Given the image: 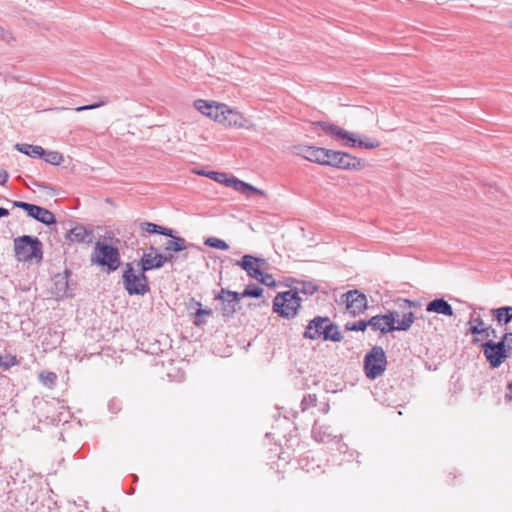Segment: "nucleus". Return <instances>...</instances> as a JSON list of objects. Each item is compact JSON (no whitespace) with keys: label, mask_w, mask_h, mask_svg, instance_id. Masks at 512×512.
Returning <instances> with one entry per match:
<instances>
[{"label":"nucleus","mask_w":512,"mask_h":512,"mask_svg":"<svg viewBox=\"0 0 512 512\" xmlns=\"http://www.w3.org/2000/svg\"><path fill=\"white\" fill-rule=\"evenodd\" d=\"M342 298L346 304L347 312L352 316L359 315L367 308L366 296L357 290L348 291L343 294Z\"/></svg>","instance_id":"obj_10"},{"label":"nucleus","mask_w":512,"mask_h":512,"mask_svg":"<svg viewBox=\"0 0 512 512\" xmlns=\"http://www.w3.org/2000/svg\"><path fill=\"white\" fill-rule=\"evenodd\" d=\"M211 314H212L211 309H198L196 312V318H195L194 324L197 326H200L204 322L201 319V317L210 316Z\"/></svg>","instance_id":"obj_37"},{"label":"nucleus","mask_w":512,"mask_h":512,"mask_svg":"<svg viewBox=\"0 0 512 512\" xmlns=\"http://www.w3.org/2000/svg\"><path fill=\"white\" fill-rule=\"evenodd\" d=\"M194 106L202 114L214 119L220 124L222 123L226 104H215L214 102L199 99L194 102Z\"/></svg>","instance_id":"obj_12"},{"label":"nucleus","mask_w":512,"mask_h":512,"mask_svg":"<svg viewBox=\"0 0 512 512\" xmlns=\"http://www.w3.org/2000/svg\"><path fill=\"white\" fill-rule=\"evenodd\" d=\"M221 124L247 130L254 129L255 127L249 119L244 117L240 112L230 108L228 105H226Z\"/></svg>","instance_id":"obj_11"},{"label":"nucleus","mask_w":512,"mask_h":512,"mask_svg":"<svg viewBox=\"0 0 512 512\" xmlns=\"http://www.w3.org/2000/svg\"><path fill=\"white\" fill-rule=\"evenodd\" d=\"M328 322V317H315L308 323L304 332V337L312 340L321 338L325 328H327Z\"/></svg>","instance_id":"obj_17"},{"label":"nucleus","mask_w":512,"mask_h":512,"mask_svg":"<svg viewBox=\"0 0 512 512\" xmlns=\"http://www.w3.org/2000/svg\"><path fill=\"white\" fill-rule=\"evenodd\" d=\"M0 38L6 42H9L12 39V35L9 30L4 27H0Z\"/></svg>","instance_id":"obj_41"},{"label":"nucleus","mask_w":512,"mask_h":512,"mask_svg":"<svg viewBox=\"0 0 512 512\" xmlns=\"http://www.w3.org/2000/svg\"><path fill=\"white\" fill-rule=\"evenodd\" d=\"M90 261L109 273L119 268L121 257L117 247L106 241H97L91 253Z\"/></svg>","instance_id":"obj_1"},{"label":"nucleus","mask_w":512,"mask_h":512,"mask_svg":"<svg viewBox=\"0 0 512 512\" xmlns=\"http://www.w3.org/2000/svg\"><path fill=\"white\" fill-rule=\"evenodd\" d=\"M263 289L259 286H248L241 294L240 297H260Z\"/></svg>","instance_id":"obj_33"},{"label":"nucleus","mask_w":512,"mask_h":512,"mask_svg":"<svg viewBox=\"0 0 512 512\" xmlns=\"http://www.w3.org/2000/svg\"><path fill=\"white\" fill-rule=\"evenodd\" d=\"M315 404H316V398H315V396H311V395H309L307 398H304L301 403L303 410L307 409L308 406H315Z\"/></svg>","instance_id":"obj_40"},{"label":"nucleus","mask_w":512,"mask_h":512,"mask_svg":"<svg viewBox=\"0 0 512 512\" xmlns=\"http://www.w3.org/2000/svg\"><path fill=\"white\" fill-rule=\"evenodd\" d=\"M509 344H510V347H508V348L512 349V339H509Z\"/></svg>","instance_id":"obj_50"},{"label":"nucleus","mask_w":512,"mask_h":512,"mask_svg":"<svg viewBox=\"0 0 512 512\" xmlns=\"http://www.w3.org/2000/svg\"><path fill=\"white\" fill-rule=\"evenodd\" d=\"M8 178V175L6 172H0V183L3 184L4 182H6Z\"/></svg>","instance_id":"obj_46"},{"label":"nucleus","mask_w":512,"mask_h":512,"mask_svg":"<svg viewBox=\"0 0 512 512\" xmlns=\"http://www.w3.org/2000/svg\"><path fill=\"white\" fill-rule=\"evenodd\" d=\"M322 338L324 340H331L334 342H339L342 339V335L338 331V327L334 325L330 319L327 328H325V331L323 332Z\"/></svg>","instance_id":"obj_27"},{"label":"nucleus","mask_w":512,"mask_h":512,"mask_svg":"<svg viewBox=\"0 0 512 512\" xmlns=\"http://www.w3.org/2000/svg\"><path fill=\"white\" fill-rule=\"evenodd\" d=\"M15 256L18 261L42 259V244L38 238L24 235L14 240Z\"/></svg>","instance_id":"obj_2"},{"label":"nucleus","mask_w":512,"mask_h":512,"mask_svg":"<svg viewBox=\"0 0 512 512\" xmlns=\"http://www.w3.org/2000/svg\"><path fill=\"white\" fill-rule=\"evenodd\" d=\"M262 263H264L263 259L247 254L244 255L240 261H237L236 264L245 270L250 277L257 280L259 276L262 275V271L260 270V264Z\"/></svg>","instance_id":"obj_16"},{"label":"nucleus","mask_w":512,"mask_h":512,"mask_svg":"<svg viewBox=\"0 0 512 512\" xmlns=\"http://www.w3.org/2000/svg\"><path fill=\"white\" fill-rule=\"evenodd\" d=\"M228 187H232L234 190L246 195L251 196L252 194H258L261 196H265L266 193L263 190H260L249 183L241 181L235 177H231L229 181Z\"/></svg>","instance_id":"obj_20"},{"label":"nucleus","mask_w":512,"mask_h":512,"mask_svg":"<svg viewBox=\"0 0 512 512\" xmlns=\"http://www.w3.org/2000/svg\"><path fill=\"white\" fill-rule=\"evenodd\" d=\"M55 288L53 290V293L55 296L58 297H64L67 296V290H68V281L65 276L58 275L55 277L54 282Z\"/></svg>","instance_id":"obj_26"},{"label":"nucleus","mask_w":512,"mask_h":512,"mask_svg":"<svg viewBox=\"0 0 512 512\" xmlns=\"http://www.w3.org/2000/svg\"><path fill=\"white\" fill-rule=\"evenodd\" d=\"M13 205L25 210L30 217L43 224L51 225L56 222L54 214L46 208L23 201H14Z\"/></svg>","instance_id":"obj_9"},{"label":"nucleus","mask_w":512,"mask_h":512,"mask_svg":"<svg viewBox=\"0 0 512 512\" xmlns=\"http://www.w3.org/2000/svg\"><path fill=\"white\" fill-rule=\"evenodd\" d=\"M324 158L323 162H321V165H330V166H337V162L339 159L340 151H334L330 149L324 148Z\"/></svg>","instance_id":"obj_28"},{"label":"nucleus","mask_w":512,"mask_h":512,"mask_svg":"<svg viewBox=\"0 0 512 512\" xmlns=\"http://www.w3.org/2000/svg\"><path fill=\"white\" fill-rule=\"evenodd\" d=\"M107 102H108L107 99H103L99 103H95V104H91V105H85V106H80V107H77L75 110L77 112L86 111V110H92V109H96V108H99V107L105 105Z\"/></svg>","instance_id":"obj_38"},{"label":"nucleus","mask_w":512,"mask_h":512,"mask_svg":"<svg viewBox=\"0 0 512 512\" xmlns=\"http://www.w3.org/2000/svg\"><path fill=\"white\" fill-rule=\"evenodd\" d=\"M196 173H197L198 175L206 176V174H207L208 172L201 170V171H197Z\"/></svg>","instance_id":"obj_49"},{"label":"nucleus","mask_w":512,"mask_h":512,"mask_svg":"<svg viewBox=\"0 0 512 512\" xmlns=\"http://www.w3.org/2000/svg\"><path fill=\"white\" fill-rule=\"evenodd\" d=\"M468 325L470 327L468 328L467 333L473 335H480L484 332L485 324L480 316L475 317L474 314H472L468 322Z\"/></svg>","instance_id":"obj_25"},{"label":"nucleus","mask_w":512,"mask_h":512,"mask_svg":"<svg viewBox=\"0 0 512 512\" xmlns=\"http://www.w3.org/2000/svg\"><path fill=\"white\" fill-rule=\"evenodd\" d=\"M15 148L30 157L33 158H42L44 154V149L41 146L31 145V144H16Z\"/></svg>","instance_id":"obj_22"},{"label":"nucleus","mask_w":512,"mask_h":512,"mask_svg":"<svg viewBox=\"0 0 512 512\" xmlns=\"http://www.w3.org/2000/svg\"><path fill=\"white\" fill-rule=\"evenodd\" d=\"M317 125L329 136L349 147L373 148L375 144L370 141L361 140L355 133L344 130L343 128L329 124L327 122H318Z\"/></svg>","instance_id":"obj_3"},{"label":"nucleus","mask_w":512,"mask_h":512,"mask_svg":"<svg viewBox=\"0 0 512 512\" xmlns=\"http://www.w3.org/2000/svg\"><path fill=\"white\" fill-rule=\"evenodd\" d=\"M160 230H161V232H159V234H162V235L168 236V237H170L171 239H172V237H174V236L172 235V232H173V231H172L171 229H168V228H164V227H162V229H160Z\"/></svg>","instance_id":"obj_44"},{"label":"nucleus","mask_w":512,"mask_h":512,"mask_svg":"<svg viewBox=\"0 0 512 512\" xmlns=\"http://www.w3.org/2000/svg\"><path fill=\"white\" fill-rule=\"evenodd\" d=\"M38 378L43 385L53 387L56 383L57 375L51 371H42L39 373Z\"/></svg>","instance_id":"obj_29"},{"label":"nucleus","mask_w":512,"mask_h":512,"mask_svg":"<svg viewBox=\"0 0 512 512\" xmlns=\"http://www.w3.org/2000/svg\"><path fill=\"white\" fill-rule=\"evenodd\" d=\"M206 177L213 179L214 181L224 184L226 186L229 185V181L231 179V177H228V175L226 173L215 172V171H209L206 174Z\"/></svg>","instance_id":"obj_32"},{"label":"nucleus","mask_w":512,"mask_h":512,"mask_svg":"<svg viewBox=\"0 0 512 512\" xmlns=\"http://www.w3.org/2000/svg\"><path fill=\"white\" fill-rule=\"evenodd\" d=\"M68 238L72 242L90 244L93 241V232L79 225L69 231Z\"/></svg>","instance_id":"obj_19"},{"label":"nucleus","mask_w":512,"mask_h":512,"mask_svg":"<svg viewBox=\"0 0 512 512\" xmlns=\"http://www.w3.org/2000/svg\"><path fill=\"white\" fill-rule=\"evenodd\" d=\"M142 230L148 232V233H158L161 232L160 229H162V226H159L157 224L151 223V222H143L141 223Z\"/></svg>","instance_id":"obj_35"},{"label":"nucleus","mask_w":512,"mask_h":512,"mask_svg":"<svg viewBox=\"0 0 512 512\" xmlns=\"http://www.w3.org/2000/svg\"><path fill=\"white\" fill-rule=\"evenodd\" d=\"M426 311L437 313L445 316H453L452 306L443 298H436L426 305Z\"/></svg>","instance_id":"obj_18"},{"label":"nucleus","mask_w":512,"mask_h":512,"mask_svg":"<svg viewBox=\"0 0 512 512\" xmlns=\"http://www.w3.org/2000/svg\"><path fill=\"white\" fill-rule=\"evenodd\" d=\"M9 215V211L6 208H0V218L6 217Z\"/></svg>","instance_id":"obj_47"},{"label":"nucleus","mask_w":512,"mask_h":512,"mask_svg":"<svg viewBox=\"0 0 512 512\" xmlns=\"http://www.w3.org/2000/svg\"><path fill=\"white\" fill-rule=\"evenodd\" d=\"M301 298L296 290L278 293L273 301V310L281 317H294L300 308Z\"/></svg>","instance_id":"obj_4"},{"label":"nucleus","mask_w":512,"mask_h":512,"mask_svg":"<svg viewBox=\"0 0 512 512\" xmlns=\"http://www.w3.org/2000/svg\"><path fill=\"white\" fill-rule=\"evenodd\" d=\"M188 247L186 240L182 237H172L164 244L165 251L179 252Z\"/></svg>","instance_id":"obj_24"},{"label":"nucleus","mask_w":512,"mask_h":512,"mask_svg":"<svg viewBox=\"0 0 512 512\" xmlns=\"http://www.w3.org/2000/svg\"><path fill=\"white\" fill-rule=\"evenodd\" d=\"M316 291V286L312 283L304 284L302 292L305 294H313Z\"/></svg>","instance_id":"obj_42"},{"label":"nucleus","mask_w":512,"mask_h":512,"mask_svg":"<svg viewBox=\"0 0 512 512\" xmlns=\"http://www.w3.org/2000/svg\"><path fill=\"white\" fill-rule=\"evenodd\" d=\"M47 163L52 165H60L63 161V156L58 151H48L44 150V154L42 157Z\"/></svg>","instance_id":"obj_30"},{"label":"nucleus","mask_w":512,"mask_h":512,"mask_svg":"<svg viewBox=\"0 0 512 512\" xmlns=\"http://www.w3.org/2000/svg\"><path fill=\"white\" fill-rule=\"evenodd\" d=\"M400 302H401L400 307H402V308H406V307L410 308L413 306V302L410 300H407V299H402V300H400Z\"/></svg>","instance_id":"obj_45"},{"label":"nucleus","mask_w":512,"mask_h":512,"mask_svg":"<svg viewBox=\"0 0 512 512\" xmlns=\"http://www.w3.org/2000/svg\"><path fill=\"white\" fill-rule=\"evenodd\" d=\"M291 151L294 155L303 157L304 159L315 162L321 165V162H323L324 158V148L316 147V146H310V145H294L291 148Z\"/></svg>","instance_id":"obj_14"},{"label":"nucleus","mask_w":512,"mask_h":512,"mask_svg":"<svg viewBox=\"0 0 512 512\" xmlns=\"http://www.w3.org/2000/svg\"><path fill=\"white\" fill-rule=\"evenodd\" d=\"M414 322V313L409 311L400 314L398 311L386 313V332L407 331Z\"/></svg>","instance_id":"obj_8"},{"label":"nucleus","mask_w":512,"mask_h":512,"mask_svg":"<svg viewBox=\"0 0 512 512\" xmlns=\"http://www.w3.org/2000/svg\"><path fill=\"white\" fill-rule=\"evenodd\" d=\"M216 299L222 301V314L225 317L232 316L239 308L240 294L237 292L222 289Z\"/></svg>","instance_id":"obj_13"},{"label":"nucleus","mask_w":512,"mask_h":512,"mask_svg":"<svg viewBox=\"0 0 512 512\" xmlns=\"http://www.w3.org/2000/svg\"><path fill=\"white\" fill-rule=\"evenodd\" d=\"M368 326V323L366 321L360 320L357 323L353 324H346V329L350 331H364Z\"/></svg>","instance_id":"obj_36"},{"label":"nucleus","mask_w":512,"mask_h":512,"mask_svg":"<svg viewBox=\"0 0 512 512\" xmlns=\"http://www.w3.org/2000/svg\"><path fill=\"white\" fill-rule=\"evenodd\" d=\"M123 284L130 295H144L149 290L148 280L145 271L141 268L135 271L132 264H127L123 273Z\"/></svg>","instance_id":"obj_6"},{"label":"nucleus","mask_w":512,"mask_h":512,"mask_svg":"<svg viewBox=\"0 0 512 512\" xmlns=\"http://www.w3.org/2000/svg\"><path fill=\"white\" fill-rule=\"evenodd\" d=\"M508 389H509L508 397H509V399L512 401V383H511V384H509Z\"/></svg>","instance_id":"obj_48"},{"label":"nucleus","mask_w":512,"mask_h":512,"mask_svg":"<svg viewBox=\"0 0 512 512\" xmlns=\"http://www.w3.org/2000/svg\"><path fill=\"white\" fill-rule=\"evenodd\" d=\"M382 362H384V350L379 346L373 347L364 359V371L369 379L373 380L382 375L384 371Z\"/></svg>","instance_id":"obj_7"},{"label":"nucleus","mask_w":512,"mask_h":512,"mask_svg":"<svg viewBox=\"0 0 512 512\" xmlns=\"http://www.w3.org/2000/svg\"><path fill=\"white\" fill-rule=\"evenodd\" d=\"M493 315L500 325H506L512 320V307L504 306L492 310Z\"/></svg>","instance_id":"obj_23"},{"label":"nucleus","mask_w":512,"mask_h":512,"mask_svg":"<svg viewBox=\"0 0 512 512\" xmlns=\"http://www.w3.org/2000/svg\"><path fill=\"white\" fill-rule=\"evenodd\" d=\"M173 256H163L157 253L154 248H151L149 252H144L141 258V270L148 271L151 269L160 268L166 261H172Z\"/></svg>","instance_id":"obj_15"},{"label":"nucleus","mask_w":512,"mask_h":512,"mask_svg":"<svg viewBox=\"0 0 512 512\" xmlns=\"http://www.w3.org/2000/svg\"><path fill=\"white\" fill-rule=\"evenodd\" d=\"M383 321H384V316H375V317H372L367 323L374 330H380V333L384 334V327L382 326Z\"/></svg>","instance_id":"obj_34"},{"label":"nucleus","mask_w":512,"mask_h":512,"mask_svg":"<svg viewBox=\"0 0 512 512\" xmlns=\"http://www.w3.org/2000/svg\"><path fill=\"white\" fill-rule=\"evenodd\" d=\"M481 335L485 338H489L491 336L496 337V332L491 326H489L484 328V332Z\"/></svg>","instance_id":"obj_43"},{"label":"nucleus","mask_w":512,"mask_h":512,"mask_svg":"<svg viewBox=\"0 0 512 512\" xmlns=\"http://www.w3.org/2000/svg\"><path fill=\"white\" fill-rule=\"evenodd\" d=\"M336 167L341 169H357L361 167V163L356 157L340 152Z\"/></svg>","instance_id":"obj_21"},{"label":"nucleus","mask_w":512,"mask_h":512,"mask_svg":"<svg viewBox=\"0 0 512 512\" xmlns=\"http://www.w3.org/2000/svg\"><path fill=\"white\" fill-rule=\"evenodd\" d=\"M509 339H512V333H505L501 341L496 343L489 340L482 345L483 354L491 367H499L507 358L506 346L510 347Z\"/></svg>","instance_id":"obj_5"},{"label":"nucleus","mask_w":512,"mask_h":512,"mask_svg":"<svg viewBox=\"0 0 512 512\" xmlns=\"http://www.w3.org/2000/svg\"><path fill=\"white\" fill-rule=\"evenodd\" d=\"M204 244L206 246H209V247L215 248V249H219V250H228L229 249V245L225 241L215 238V237L207 238L205 240Z\"/></svg>","instance_id":"obj_31"},{"label":"nucleus","mask_w":512,"mask_h":512,"mask_svg":"<svg viewBox=\"0 0 512 512\" xmlns=\"http://www.w3.org/2000/svg\"><path fill=\"white\" fill-rule=\"evenodd\" d=\"M257 280L266 286H274L275 285V280H274L273 276L270 274H265L263 272H262V275L259 276V278Z\"/></svg>","instance_id":"obj_39"}]
</instances>
